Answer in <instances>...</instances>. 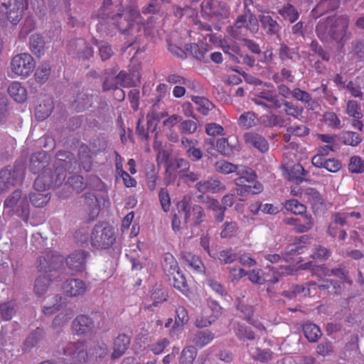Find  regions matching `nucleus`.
I'll return each mask as SVG.
<instances>
[{"label":"nucleus","instance_id":"1","mask_svg":"<svg viewBox=\"0 0 364 364\" xmlns=\"http://www.w3.org/2000/svg\"><path fill=\"white\" fill-rule=\"evenodd\" d=\"M55 162V176L52 174L50 168L43 171L35 180L34 188L43 192L48 189L52 185L55 187L60 186L66 178V172L75 171L79 167L74 155L65 151L58 152Z\"/></svg>","mask_w":364,"mask_h":364},{"label":"nucleus","instance_id":"2","mask_svg":"<svg viewBox=\"0 0 364 364\" xmlns=\"http://www.w3.org/2000/svg\"><path fill=\"white\" fill-rule=\"evenodd\" d=\"M349 18L347 16L328 17L324 21H319L316 27V33L321 40L328 39L343 46L350 38L348 31Z\"/></svg>","mask_w":364,"mask_h":364},{"label":"nucleus","instance_id":"3","mask_svg":"<svg viewBox=\"0 0 364 364\" xmlns=\"http://www.w3.org/2000/svg\"><path fill=\"white\" fill-rule=\"evenodd\" d=\"M5 212L10 215H16L28 220L30 215L29 203L26 194L16 189L9 194L4 200Z\"/></svg>","mask_w":364,"mask_h":364},{"label":"nucleus","instance_id":"4","mask_svg":"<svg viewBox=\"0 0 364 364\" xmlns=\"http://www.w3.org/2000/svg\"><path fill=\"white\" fill-rule=\"evenodd\" d=\"M24 0H12L0 4V26L7 27L9 23L16 26L23 18Z\"/></svg>","mask_w":364,"mask_h":364},{"label":"nucleus","instance_id":"5","mask_svg":"<svg viewBox=\"0 0 364 364\" xmlns=\"http://www.w3.org/2000/svg\"><path fill=\"white\" fill-rule=\"evenodd\" d=\"M36 67L33 58L28 53H22L13 57L10 63L11 77L26 78L29 76Z\"/></svg>","mask_w":364,"mask_h":364},{"label":"nucleus","instance_id":"6","mask_svg":"<svg viewBox=\"0 0 364 364\" xmlns=\"http://www.w3.org/2000/svg\"><path fill=\"white\" fill-rule=\"evenodd\" d=\"M115 240L112 228L107 224H97L94 227L90 237L91 245L98 249H107Z\"/></svg>","mask_w":364,"mask_h":364},{"label":"nucleus","instance_id":"7","mask_svg":"<svg viewBox=\"0 0 364 364\" xmlns=\"http://www.w3.org/2000/svg\"><path fill=\"white\" fill-rule=\"evenodd\" d=\"M23 169L19 166L5 167L0 171V193H4L11 188L22 183Z\"/></svg>","mask_w":364,"mask_h":364},{"label":"nucleus","instance_id":"8","mask_svg":"<svg viewBox=\"0 0 364 364\" xmlns=\"http://www.w3.org/2000/svg\"><path fill=\"white\" fill-rule=\"evenodd\" d=\"M72 328L74 333L78 336H91L102 326L100 323H95L92 318L80 315L73 320Z\"/></svg>","mask_w":364,"mask_h":364},{"label":"nucleus","instance_id":"9","mask_svg":"<svg viewBox=\"0 0 364 364\" xmlns=\"http://www.w3.org/2000/svg\"><path fill=\"white\" fill-rule=\"evenodd\" d=\"M178 207L185 213V223L192 221L195 225H198L203 221L205 212L201 206L198 205L191 206L188 200L183 198L178 203Z\"/></svg>","mask_w":364,"mask_h":364},{"label":"nucleus","instance_id":"10","mask_svg":"<svg viewBox=\"0 0 364 364\" xmlns=\"http://www.w3.org/2000/svg\"><path fill=\"white\" fill-rule=\"evenodd\" d=\"M63 353L75 361L86 362L88 360V353L84 341L68 343L63 348Z\"/></svg>","mask_w":364,"mask_h":364},{"label":"nucleus","instance_id":"11","mask_svg":"<svg viewBox=\"0 0 364 364\" xmlns=\"http://www.w3.org/2000/svg\"><path fill=\"white\" fill-rule=\"evenodd\" d=\"M128 16L130 17L131 19H126V16L122 18L121 16V21L119 22L118 26L119 30L122 32L133 34L134 30L139 31V29L138 21L140 17L139 11L135 9H130Z\"/></svg>","mask_w":364,"mask_h":364},{"label":"nucleus","instance_id":"12","mask_svg":"<svg viewBox=\"0 0 364 364\" xmlns=\"http://www.w3.org/2000/svg\"><path fill=\"white\" fill-rule=\"evenodd\" d=\"M88 254L84 251H77L66 258L68 267L73 272H80L85 269Z\"/></svg>","mask_w":364,"mask_h":364},{"label":"nucleus","instance_id":"13","mask_svg":"<svg viewBox=\"0 0 364 364\" xmlns=\"http://www.w3.org/2000/svg\"><path fill=\"white\" fill-rule=\"evenodd\" d=\"M50 158L45 151H39L33 154L30 159L29 169L33 173H38L41 171L48 169Z\"/></svg>","mask_w":364,"mask_h":364},{"label":"nucleus","instance_id":"14","mask_svg":"<svg viewBox=\"0 0 364 364\" xmlns=\"http://www.w3.org/2000/svg\"><path fill=\"white\" fill-rule=\"evenodd\" d=\"M63 289L66 295L71 297L82 295L87 291L85 283L79 279H68L64 283Z\"/></svg>","mask_w":364,"mask_h":364},{"label":"nucleus","instance_id":"15","mask_svg":"<svg viewBox=\"0 0 364 364\" xmlns=\"http://www.w3.org/2000/svg\"><path fill=\"white\" fill-rule=\"evenodd\" d=\"M244 139L248 146L254 147L262 153H264L269 149V144L267 139L257 133H245L244 134Z\"/></svg>","mask_w":364,"mask_h":364},{"label":"nucleus","instance_id":"16","mask_svg":"<svg viewBox=\"0 0 364 364\" xmlns=\"http://www.w3.org/2000/svg\"><path fill=\"white\" fill-rule=\"evenodd\" d=\"M70 51L82 59H89L94 53L92 48L83 39H78L71 43Z\"/></svg>","mask_w":364,"mask_h":364},{"label":"nucleus","instance_id":"17","mask_svg":"<svg viewBox=\"0 0 364 364\" xmlns=\"http://www.w3.org/2000/svg\"><path fill=\"white\" fill-rule=\"evenodd\" d=\"M196 188L199 192L219 193L226 189L225 186L217 178H210L207 181H199L196 183Z\"/></svg>","mask_w":364,"mask_h":364},{"label":"nucleus","instance_id":"18","mask_svg":"<svg viewBox=\"0 0 364 364\" xmlns=\"http://www.w3.org/2000/svg\"><path fill=\"white\" fill-rule=\"evenodd\" d=\"M214 338V334L209 330L196 331L193 333L189 341L196 347L203 348Z\"/></svg>","mask_w":364,"mask_h":364},{"label":"nucleus","instance_id":"19","mask_svg":"<svg viewBox=\"0 0 364 364\" xmlns=\"http://www.w3.org/2000/svg\"><path fill=\"white\" fill-rule=\"evenodd\" d=\"M316 283L314 282H309L304 285H293L289 291H285L282 295L289 299H292L298 294L303 296H310L313 293L312 287H316Z\"/></svg>","mask_w":364,"mask_h":364},{"label":"nucleus","instance_id":"20","mask_svg":"<svg viewBox=\"0 0 364 364\" xmlns=\"http://www.w3.org/2000/svg\"><path fill=\"white\" fill-rule=\"evenodd\" d=\"M129 343L130 338L127 335L119 334L114 339L112 358L116 359L121 357L127 350Z\"/></svg>","mask_w":364,"mask_h":364},{"label":"nucleus","instance_id":"21","mask_svg":"<svg viewBox=\"0 0 364 364\" xmlns=\"http://www.w3.org/2000/svg\"><path fill=\"white\" fill-rule=\"evenodd\" d=\"M216 147L218 151L224 156H230L235 151L240 150V146L237 141L234 143L232 141L230 142L229 140L225 138L219 139L216 142Z\"/></svg>","mask_w":364,"mask_h":364},{"label":"nucleus","instance_id":"22","mask_svg":"<svg viewBox=\"0 0 364 364\" xmlns=\"http://www.w3.org/2000/svg\"><path fill=\"white\" fill-rule=\"evenodd\" d=\"M10 96L17 102L21 103L27 99L26 88L19 82H13L8 87Z\"/></svg>","mask_w":364,"mask_h":364},{"label":"nucleus","instance_id":"23","mask_svg":"<svg viewBox=\"0 0 364 364\" xmlns=\"http://www.w3.org/2000/svg\"><path fill=\"white\" fill-rule=\"evenodd\" d=\"M259 20L262 28L268 35H276L280 30L281 26L277 21L268 15H259Z\"/></svg>","mask_w":364,"mask_h":364},{"label":"nucleus","instance_id":"24","mask_svg":"<svg viewBox=\"0 0 364 364\" xmlns=\"http://www.w3.org/2000/svg\"><path fill=\"white\" fill-rule=\"evenodd\" d=\"M257 95L270 105V107H273L274 109L281 108L282 100L279 98L275 90H262L257 93Z\"/></svg>","mask_w":364,"mask_h":364},{"label":"nucleus","instance_id":"25","mask_svg":"<svg viewBox=\"0 0 364 364\" xmlns=\"http://www.w3.org/2000/svg\"><path fill=\"white\" fill-rule=\"evenodd\" d=\"M51 277L50 274H46L38 277L34 283V292L38 296H41L48 291L51 282Z\"/></svg>","mask_w":364,"mask_h":364},{"label":"nucleus","instance_id":"26","mask_svg":"<svg viewBox=\"0 0 364 364\" xmlns=\"http://www.w3.org/2000/svg\"><path fill=\"white\" fill-rule=\"evenodd\" d=\"M303 198L314 208H318L323 203L320 193L313 188H307L303 192Z\"/></svg>","mask_w":364,"mask_h":364},{"label":"nucleus","instance_id":"27","mask_svg":"<svg viewBox=\"0 0 364 364\" xmlns=\"http://www.w3.org/2000/svg\"><path fill=\"white\" fill-rule=\"evenodd\" d=\"M43 336L44 331L42 328H37L26 338L23 346V350H29L32 348L36 346L38 343L43 338Z\"/></svg>","mask_w":364,"mask_h":364},{"label":"nucleus","instance_id":"28","mask_svg":"<svg viewBox=\"0 0 364 364\" xmlns=\"http://www.w3.org/2000/svg\"><path fill=\"white\" fill-rule=\"evenodd\" d=\"M79 160L82 168L86 171H90L92 168V151L85 144L80 146L78 149Z\"/></svg>","mask_w":364,"mask_h":364},{"label":"nucleus","instance_id":"29","mask_svg":"<svg viewBox=\"0 0 364 364\" xmlns=\"http://www.w3.org/2000/svg\"><path fill=\"white\" fill-rule=\"evenodd\" d=\"M186 264L196 272H203L204 265L200 259L191 252H184L182 256Z\"/></svg>","mask_w":364,"mask_h":364},{"label":"nucleus","instance_id":"30","mask_svg":"<svg viewBox=\"0 0 364 364\" xmlns=\"http://www.w3.org/2000/svg\"><path fill=\"white\" fill-rule=\"evenodd\" d=\"M304 336L309 342H316L321 336L320 328L314 323H306L303 326Z\"/></svg>","mask_w":364,"mask_h":364},{"label":"nucleus","instance_id":"31","mask_svg":"<svg viewBox=\"0 0 364 364\" xmlns=\"http://www.w3.org/2000/svg\"><path fill=\"white\" fill-rule=\"evenodd\" d=\"M53 109V101L50 99H47L43 103L36 107L35 113L36 117L39 120H43L51 114Z\"/></svg>","mask_w":364,"mask_h":364},{"label":"nucleus","instance_id":"32","mask_svg":"<svg viewBox=\"0 0 364 364\" xmlns=\"http://www.w3.org/2000/svg\"><path fill=\"white\" fill-rule=\"evenodd\" d=\"M84 198L85 204L87 206L90 211V216L92 218H95L100 211V206L97 197L92 193H87L85 194Z\"/></svg>","mask_w":364,"mask_h":364},{"label":"nucleus","instance_id":"33","mask_svg":"<svg viewBox=\"0 0 364 364\" xmlns=\"http://www.w3.org/2000/svg\"><path fill=\"white\" fill-rule=\"evenodd\" d=\"M162 267L164 272L168 274H174L176 272L180 270L177 261L170 253L164 255Z\"/></svg>","mask_w":364,"mask_h":364},{"label":"nucleus","instance_id":"34","mask_svg":"<svg viewBox=\"0 0 364 364\" xmlns=\"http://www.w3.org/2000/svg\"><path fill=\"white\" fill-rule=\"evenodd\" d=\"M278 13L286 20L294 23L299 18V13L296 9L290 4L284 5L278 9Z\"/></svg>","mask_w":364,"mask_h":364},{"label":"nucleus","instance_id":"35","mask_svg":"<svg viewBox=\"0 0 364 364\" xmlns=\"http://www.w3.org/2000/svg\"><path fill=\"white\" fill-rule=\"evenodd\" d=\"M16 304L9 301L0 304V316L5 321H9L16 313Z\"/></svg>","mask_w":364,"mask_h":364},{"label":"nucleus","instance_id":"36","mask_svg":"<svg viewBox=\"0 0 364 364\" xmlns=\"http://www.w3.org/2000/svg\"><path fill=\"white\" fill-rule=\"evenodd\" d=\"M238 124L244 129H250L257 124V117L254 112H247L240 115Z\"/></svg>","mask_w":364,"mask_h":364},{"label":"nucleus","instance_id":"37","mask_svg":"<svg viewBox=\"0 0 364 364\" xmlns=\"http://www.w3.org/2000/svg\"><path fill=\"white\" fill-rule=\"evenodd\" d=\"M208 208L214 212L215 218L218 223H221L224 220L226 208L223 206L218 200L210 199Z\"/></svg>","mask_w":364,"mask_h":364},{"label":"nucleus","instance_id":"38","mask_svg":"<svg viewBox=\"0 0 364 364\" xmlns=\"http://www.w3.org/2000/svg\"><path fill=\"white\" fill-rule=\"evenodd\" d=\"M196 356V349L193 346H187L181 352L178 364H193Z\"/></svg>","mask_w":364,"mask_h":364},{"label":"nucleus","instance_id":"39","mask_svg":"<svg viewBox=\"0 0 364 364\" xmlns=\"http://www.w3.org/2000/svg\"><path fill=\"white\" fill-rule=\"evenodd\" d=\"M109 352L107 346L105 343H98L90 348L88 350V358H95L96 359H102L107 355Z\"/></svg>","mask_w":364,"mask_h":364},{"label":"nucleus","instance_id":"40","mask_svg":"<svg viewBox=\"0 0 364 364\" xmlns=\"http://www.w3.org/2000/svg\"><path fill=\"white\" fill-rule=\"evenodd\" d=\"M192 100L198 105V111L203 115H207L214 107L213 104L205 97H194Z\"/></svg>","mask_w":364,"mask_h":364},{"label":"nucleus","instance_id":"41","mask_svg":"<svg viewBox=\"0 0 364 364\" xmlns=\"http://www.w3.org/2000/svg\"><path fill=\"white\" fill-rule=\"evenodd\" d=\"M30 48L36 55H41L44 47V41L43 38L37 33L32 34L29 41Z\"/></svg>","mask_w":364,"mask_h":364},{"label":"nucleus","instance_id":"42","mask_svg":"<svg viewBox=\"0 0 364 364\" xmlns=\"http://www.w3.org/2000/svg\"><path fill=\"white\" fill-rule=\"evenodd\" d=\"M215 168L216 171L219 173L229 174L237 172L239 166L225 160H220L215 163Z\"/></svg>","mask_w":364,"mask_h":364},{"label":"nucleus","instance_id":"43","mask_svg":"<svg viewBox=\"0 0 364 364\" xmlns=\"http://www.w3.org/2000/svg\"><path fill=\"white\" fill-rule=\"evenodd\" d=\"M50 67L47 63H43L38 67L35 72V79L38 82L44 83L50 76Z\"/></svg>","mask_w":364,"mask_h":364},{"label":"nucleus","instance_id":"44","mask_svg":"<svg viewBox=\"0 0 364 364\" xmlns=\"http://www.w3.org/2000/svg\"><path fill=\"white\" fill-rule=\"evenodd\" d=\"M214 0H203L200 4L201 14L205 18L213 17L215 12L216 4Z\"/></svg>","mask_w":364,"mask_h":364},{"label":"nucleus","instance_id":"45","mask_svg":"<svg viewBox=\"0 0 364 364\" xmlns=\"http://www.w3.org/2000/svg\"><path fill=\"white\" fill-rule=\"evenodd\" d=\"M314 225V219L310 214H304L299 218V225L296 226V232H306L311 230Z\"/></svg>","mask_w":364,"mask_h":364},{"label":"nucleus","instance_id":"46","mask_svg":"<svg viewBox=\"0 0 364 364\" xmlns=\"http://www.w3.org/2000/svg\"><path fill=\"white\" fill-rule=\"evenodd\" d=\"M358 80V77H357L355 80H350L348 82L345 89L349 92L352 97L362 99L363 93L362 92V87L360 85Z\"/></svg>","mask_w":364,"mask_h":364},{"label":"nucleus","instance_id":"47","mask_svg":"<svg viewBox=\"0 0 364 364\" xmlns=\"http://www.w3.org/2000/svg\"><path fill=\"white\" fill-rule=\"evenodd\" d=\"M346 113L353 119H361L363 114L359 104L355 100H348L346 105Z\"/></svg>","mask_w":364,"mask_h":364},{"label":"nucleus","instance_id":"48","mask_svg":"<svg viewBox=\"0 0 364 364\" xmlns=\"http://www.w3.org/2000/svg\"><path fill=\"white\" fill-rule=\"evenodd\" d=\"M178 129L181 134H193L197 131L198 124L196 121L191 119L181 120Z\"/></svg>","mask_w":364,"mask_h":364},{"label":"nucleus","instance_id":"49","mask_svg":"<svg viewBox=\"0 0 364 364\" xmlns=\"http://www.w3.org/2000/svg\"><path fill=\"white\" fill-rule=\"evenodd\" d=\"M285 208L295 215H302L306 213V206L295 199L287 200Z\"/></svg>","mask_w":364,"mask_h":364},{"label":"nucleus","instance_id":"50","mask_svg":"<svg viewBox=\"0 0 364 364\" xmlns=\"http://www.w3.org/2000/svg\"><path fill=\"white\" fill-rule=\"evenodd\" d=\"M112 80H115L119 86L131 87L135 85V80L133 77L123 71L119 72Z\"/></svg>","mask_w":364,"mask_h":364},{"label":"nucleus","instance_id":"51","mask_svg":"<svg viewBox=\"0 0 364 364\" xmlns=\"http://www.w3.org/2000/svg\"><path fill=\"white\" fill-rule=\"evenodd\" d=\"M127 256L129 257L132 264V269L138 270L142 269L145 256L139 255L135 250H130L129 252L127 254Z\"/></svg>","mask_w":364,"mask_h":364},{"label":"nucleus","instance_id":"52","mask_svg":"<svg viewBox=\"0 0 364 364\" xmlns=\"http://www.w3.org/2000/svg\"><path fill=\"white\" fill-rule=\"evenodd\" d=\"M151 299H153V303L149 306H147V309H151V307H156L158 306L159 303H161L166 300V294L164 291L161 289L159 287H155L151 295Z\"/></svg>","mask_w":364,"mask_h":364},{"label":"nucleus","instance_id":"53","mask_svg":"<svg viewBox=\"0 0 364 364\" xmlns=\"http://www.w3.org/2000/svg\"><path fill=\"white\" fill-rule=\"evenodd\" d=\"M246 21L247 29L252 33H256L259 31V22L257 16L250 11V9L247 10Z\"/></svg>","mask_w":364,"mask_h":364},{"label":"nucleus","instance_id":"54","mask_svg":"<svg viewBox=\"0 0 364 364\" xmlns=\"http://www.w3.org/2000/svg\"><path fill=\"white\" fill-rule=\"evenodd\" d=\"M30 200L36 207H43L50 200V197L46 193H32L30 194Z\"/></svg>","mask_w":364,"mask_h":364},{"label":"nucleus","instance_id":"55","mask_svg":"<svg viewBox=\"0 0 364 364\" xmlns=\"http://www.w3.org/2000/svg\"><path fill=\"white\" fill-rule=\"evenodd\" d=\"M221 47L223 52L229 55L232 60H237V58L235 56V54L240 53V48L236 42H232L230 43L225 42L222 44Z\"/></svg>","mask_w":364,"mask_h":364},{"label":"nucleus","instance_id":"56","mask_svg":"<svg viewBox=\"0 0 364 364\" xmlns=\"http://www.w3.org/2000/svg\"><path fill=\"white\" fill-rule=\"evenodd\" d=\"M348 169L351 173H360L364 171V161L360 156H353L350 159Z\"/></svg>","mask_w":364,"mask_h":364},{"label":"nucleus","instance_id":"57","mask_svg":"<svg viewBox=\"0 0 364 364\" xmlns=\"http://www.w3.org/2000/svg\"><path fill=\"white\" fill-rule=\"evenodd\" d=\"M189 317L187 310L182 306L176 309L175 326H182L188 321Z\"/></svg>","mask_w":364,"mask_h":364},{"label":"nucleus","instance_id":"58","mask_svg":"<svg viewBox=\"0 0 364 364\" xmlns=\"http://www.w3.org/2000/svg\"><path fill=\"white\" fill-rule=\"evenodd\" d=\"M68 184L72 186L77 193L82 192L86 188V183L81 176H73L68 179Z\"/></svg>","mask_w":364,"mask_h":364},{"label":"nucleus","instance_id":"59","mask_svg":"<svg viewBox=\"0 0 364 364\" xmlns=\"http://www.w3.org/2000/svg\"><path fill=\"white\" fill-rule=\"evenodd\" d=\"M237 231V224L235 222H225L220 232L223 238L232 237Z\"/></svg>","mask_w":364,"mask_h":364},{"label":"nucleus","instance_id":"60","mask_svg":"<svg viewBox=\"0 0 364 364\" xmlns=\"http://www.w3.org/2000/svg\"><path fill=\"white\" fill-rule=\"evenodd\" d=\"M342 139L343 142L350 146H357L361 141L360 135L354 132H346L343 134Z\"/></svg>","mask_w":364,"mask_h":364},{"label":"nucleus","instance_id":"61","mask_svg":"<svg viewBox=\"0 0 364 364\" xmlns=\"http://www.w3.org/2000/svg\"><path fill=\"white\" fill-rule=\"evenodd\" d=\"M331 255V250H329L325 247H323L321 245H318L314 249V251L312 254V257L314 259L326 260L329 258Z\"/></svg>","mask_w":364,"mask_h":364},{"label":"nucleus","instance_id":"62","mask_svg":"<svg viewBox=\"0 0 364 364\" xmlns=\"http://www.w3.org/2000/svg\"><path fill=\"white\" fill-rule=\"evenodd\" d=\"M237 258V254L232 250H225L220 252L218 259L223 264H230Z\"/></svg>","mask_w":364,"mask_h":364},{"label":"nucleus","instance_id":"63","mask_svg":"<svg viewBox=\"0 0 364 364\" xmlns=\"http://www.w3.org/2000/svg\"><path fill=\"white\" fill-rule=\"evenodd\" d=\"M235 333L240 340H253L255 338V333L252 331L240 325L236 328Z\"/></svg>","mask_w":364,"mask_h":364},{"label":"nucleus","instance_id":"64","mask_svg":"<svg viewBox=\"0 0 364 364\" xmlns=\"http://www.w3.org/2000/svg\"><path fill=\"white\" fill-rule=\"evenodd\" d=\"M171 275L173 276V286L180 291H183L186 287V282L181 271L178 270Z\"/></svg>","mask_w":364,"mask_h":364}]
</instances>
